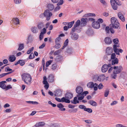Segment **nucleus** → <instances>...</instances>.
Listing matches in <instances>:
<instances>
[{
    "label": "nucleus",
    "instance_id": "nucleus-61",
    "mask_svg": "<svg viewBox=\"0 0 127 127\" xmlns=\"http://www.w3.org/2000/svg\"><path fill=\"white\" fill-rule=\"evenodd\" d=\"M117 103H118V102L117 101H113L112 102V103H111L110 104V105L111 106H113V105H115Z\"/></svg>",
    "mask_w": 127,
    "mask_h": 127
},
{
    "label": "nucleus",
    "instance_id": "nucleus-26",
    "mask_svg": "<svg viewBox=\"0 0 127 127\" xmlns=\"http://www.w3.org/2000/svg\"><path fill=\"white\" fill-rule=\"evenodd\" d=\"M118 63V60L116 58L115 59H113L112 61V65H114L117 64Z\"/></svg>",
    "mask_w": 127,
    "mask_h": 127
},
{
    "label": "nucleus",
    "instance_id": "nucleus-51",
    "mask_svg": "<svg viewBox=\"0 0 127 127\" xmlns=\"http://www.w3.org/2000/svg\"><path fill=\"white\" fill-rule=\"evenodd\" d=\"M57 106L58 108H59L60 109L63 108L64 107L63 105L61 103L57 104Z\"/></svg>",
    "mask_w": 127,
    "mask_h": 127
},
{
    "label": "nucleus",
    "instance_id": "nucleus-12",
    "mask_svg": "<svg viewBox=\"0 0 127 127\" xmlns=\"http://www.w3.org/2000/svg\"><path fill=\"white\" fill-rule=\"evenodd\" d=\"M81 25L82 27L85 26L87 23V18H82L81 19Z\"/></svg>",
    "mask_w": 127,
    "mask_h": 127
},
{
    "label": "nucleus",
    "instance_id": "nucleus-21",
    "mask_svg": "<svg viewBox=\"0 0 127 127\" xmlns=\"http://www.w3.org/2000/svg\"><path fill=\"white\" fill-rule=\"evenodd\" d=\"M6 83L5 81H2L0 82V87L2 88L5 89L6 88V85L4 84Z\"/></svg>",
    "mask_w": 127,
    "mask_h": 127
},
{
    "label": "nucleus",
    "instance_id": "nucleus-10",
    "mask_svg": "<svg viewBox=\"0 0 127 127\" xmlns=\"http://www.w3.org/2000/svg\"><path fill=\"white\" fill-rule=\"evenodd\" d=\"M92 27L95 29L99 28L100 26V23L97 21H94L92 24Z\"/></svg>",
    "mask_w": 127,
    "mask_h": 127
},
{
    "label": "nucleus",
    "instance_id": "nucleus-17",
    "mask_svg": "<svg viewBox=\"0 0 127 127\" xmlns=\"http://www.w3.org/2000/svg\"><path fill=\"white\" fill-rule=\"evenodd\" d=\"M73 97V94L71 93L68 92L65 95V97L67 99L69 100L71 98Z\"/></svg>",
    "mask_w": 127,
    "mask_h": 127
},
{
    "label": "nucleus",
    "instance_id": "nucleus-40",
    "mask_svg": "<svg viewBox=\"0 0 127 127\" xmlns=\"http://www.w3.org/2000/svg\"><path fill=\"white\" fill-rule=\"evenodd\" d=\"M93 32L92 30L89 29L87 31L86 33L88 35H90Z\"/></svg>",
    "mask_w": 127,
    "mask_h": 127
},
{
    "label": "nucleus",
    "instance_id": "nucleus-57",
    "mask_svg": "<svg viewBox=\"0 0 127 127\" xmlns=\"http://www.w3.org/2000/svg\"><path fill=\"white\" fill-rule=\"evenodd\" d=\"M110 30V28H109V27L107 26L106 27L105 30L107 33H108L109 32Z\"/></svg>",
    "mask_w": 127,
    "mask_h": 127
},
{
    "label": "nucleus",
    "instance_id": "nucleus-32",
    "mask_svg": "<svg viewBox=\"0 0 127 127\" xmlns=\"http://www.w3.org/2000/svg\"><path fill=\"white\" fill-rule=\"evenodd\" d=\"M47 78L46 76H44L43 77V84L44 85L49 84L47 81Z\"/></svg>",
    "mask_w": 127,
    "mask_h": 127
},
{
    "label": "nucleus",
    "instance_id": "nucleus-29",
    "mask_svg": "<svg viewBox=\"0 0 127 127\" xmlns=\"http://www.w3.org/2000/svg\"><path fill=\"white\" fill-rule=\"evenodd\" d=\"M71 102L72 103L76 104L77 103H79V101L77 100V97H75L74 98L73 100V101H71Z\"/></svg>",
    "mask_w": 127,
    "mask_h": 127
},
{
    "label": "nucleus",
    "instance_id": "nucleus-52",
    "mask_svg": "<svg viewBox=\"0 0 127 127\" xmlns=\"http://www.w3.org/2000/svg\"><path fill=\"white\" fill-rule=\"evenodd\" d=\"M12 88V87L10 85H8L7 86L6 85V88L5 89L6 90H7L10 89Z\"/></svg>",
    "mask_w": 127,
    "mask_h": 127
},
{
    "label": "nucleus",
    "instance_id": "nucleus-55",
    "mask_svg": "<svg viewBox=\"0 0 127 127\" xmlns=\"http://www.w3.org/2000/svg\"><path fill=\"white\" fill-rule=\"evenodd\" d=\"M46 29L45 28H44L43 30L41 31L40 33H42V34H44L46 33Z\"/></svg>",
    "mask_w": 127,
    "mask_h": 127
},
{
    "label": "nucleus",
    "instance_id": "nucleus-64",
    "mask_svg": "<svg viewBox=\"0 0 127 127\" xmlns=\"http://www.w3.org/2000/svg\"><path fill=\"white\" fill-rule=\"evenodd\" d=\"M116 127H124V126L122 124H117L116 125Z\"/></svg>",
    "mask_w": 127,
    "mask_h": 127
},
{
    "label": "nucleus",
    "instance_id": "nucleus-5",
    "mask_svg": "<svg viewBox=\"0 0 127 127\" xmlns=\"http://www.w3.org/2000/svg\"><path fill=\"white\" fill-rule=\"evenodd\" d=\"M113 68L114 69L113 70L114 73L117 74L121 73L123 70V67L121 66H114Z\"/></svg>",
    "mask_w": 127,
    "mask_h": 127
},
{
    "label": "nucleus",
    "instance_id": "nucleus-1",
    "mask_svg": "<svg viewBox=\"0 0 127 127\" xmlns=\"http://www.w3.org/2000/svg\"><path fill=\"white\" fill-rule=\"evenodd\" d=\"M111 23L110 25V27L114 29H120V24L116 18L113 17L111 18Z\"/></svg>",
    "mask_w": 127,
    "mask_h": 127
},
{
    "label": "nucleus",
    "instance_id": "nucleus-34",
    "mask_svg": "<svg viewBox=\"0 0 127 127\" xmlns=\"http://www.w3.org/2000/svg\"><path fill=\"white\" fill-rule=\"evenodd\" d=\"M80 24V20H78L74 25V26L76 28L77 26H79Z\"/></svg>",
    "mask_w": 127,
    "mask_h": 127
},
{
    "label": "nucleus",
    "instance_id": "nucleus-2",
    "mask_svg": "<svg viewBox=\"0 0 127 127\" xmlns=\"http://www.w3.org/2000/svg\"><path fill=\"white\" fill-rule=\"evenodd\" d=\"M22 80L27 84L31 83L32 81V78L30 75L26 73L23 74L22 75Z\"/></svg>",
    "mask_w": 127,
    "mask_h": 127
},
{
    "label": "nucleus",
    "instance_id": "nucleus-45",
    "mask_svg": "<svg viewBox=\"0 0 127 127\" xmlns=\"http://www.w3.org/2000/svg\"><path fill=\"white\" fill-rule=\"evenodd\" d=\"M79 108L80 109H84V111L86 109V106L83 105H80L79 106Z\"/></svg>",
    "mask_w": 127,
    "mask_h": 127
},
{
    "label": "nucleus",
    "instance_id": "nucleus-11",
    "mask_svg": "<svg viewBox=\"0 0 127 127\" xmlns=\"http://www.w3.org/2000/svg\"><path fill=\"white\" fill-rule=\"evenodd\" d=\"M110 3L113 9L114 10H117V9L118 7L116 4L115 3V0H111Z\"/></svg>",
    "mask_w": 127,
    "mask_h": 127
},
{
    "label": "nucleus",
    "instance_id": "nucleus-60",
    "mask_svg": "<svg viewBox=\"0 0 127 127\" xmlns=\"http://www.w3.org/2000/svg\"><path fill=\"white\" fill-rule=\"evenodd\" d=\"M57 67V65L56 64H53L52 65V68L53 70L55 69Z\"/></svg>",
    "mask_w": 127,
    "mask_h": 127
},
{
    "label": "nucleus",
    "instance_id": "nucleus-36",
    "mask_svg": "<svg viewBox=\"0 0 127 127\" xmlns=\"http://www.w3.org/2000/svg\"><path fill=\"white\" fill-rule=\"evenodd\" d=\"M93 86L94 90L95 91L97 90L98 89V84L96 83L94 84Z\"/></svg>",
    "mask_w": 127,
    "mask_h": 127
},
{
    "label": "nucleus",
    "instance_id": "nucleus-6",
    "mask_svg": "<svg viewBox=\"0 0 127 127\" xmlns=\"http://www.w3.org/2000/svg\"><path fill=\"white\" fill-rule=\"evenodd\" d=\"M83 91V89L82 87L80 86L77 87L76 89V92L78 94L77 95V97L81 96Z\"/></svg>",
    "mask_w": 127,
    "mask_h": 127
},
{
    "label": "nucleus",
    "instance_id": "nucleus-46",
    "mask_svg": "<svg viewBox=\"0 0 127 127\" xmlns=\"http://www.w3.org/2000/svg\"><path fill=\"white\" fill-rule=\"evenodd\" d=\"M117 74L116 73H115L113 72V73L111 75L112 78L113 79H115L117 76L116 75Z\"/></svg>",
    "mask_w": 127,
    "mask_h": 127
},
{
    "label": "nucleus",
    "instance_id": "nucleus-7",
    "mask_svg": "<svg viewBox=\"0 0 127 127\" xmlns=\"http://www.w3.org/2000/svg\"><path fill=\"white\" fill-rule=\"evenodd\" d=\"M111 64H109L108 65L105 64L103 65L101 68V71L103 72H105L108 70V68L111 67Z\"/></svg>",
    "mask_w": 127,
    "mask_h": 127
},
{
    "label": "nucleus",
    "instance_id": "nucleus-14",
    "mask_svg": "<svg viewBox=\"0 0 127 127\" xmlns=\"http://www.w3.org/2000/svg\"><path fill=\"white\" fill-rule=\"evenodd\" d=\"M104 41L105 43L107 44H110L112 43L111 38L108 37H106L105 38Z\"/></svg>",
    "mask_w": 127,
    "mask_h": 127
},
{
    "label": "nucleus",
    "instance_id": "nucleus-59",
    "mask_svg": "<svg viewBox=\"0 0 127 127\" xmlns=\"http://www.w3.org/2000/svg\"><path fill=\"white\" fill-rule=\"evenodd\" d=\"M43 35L44 34H42V33H40L39 36V39L40 40H41L42 39L43 36Z\"/></svg>",
    "mask_w": 127,
    "mask_h": 127
},
{
    "label": "nucleus",
    "instance_id": "nucleus-27",
    "mask_svg": "<svg viewBox=\"0 0 127 127\" xmlns=\"http://www.w3.org/2000/svg\"><path fill=\"white\" fill-rule=\"evenodd\" d=\"M89 103L93 106H96L97 105V103L94 101L90 100L89 101Z\"/></svg>",
    "mask_w": 127,
    "mask_h": 127
},
{
    "label": "nucleus",
    "instance_id": "nucleus-53",
    "mask_svg": "<svg viewBox=\"0 0 127 127\" xmlns=\"http://www.w3.org/2000/svg\"><path fill=\"white\" fill-rule=\"evenodd\" d=\"M89 93L88 91H85L84 92H83L81 95H83L84 96H86L87 94H88Z\"/></svg>",
    "mask_w": 127,
    "mask_h": 127
},
{
    "label": "nucleus",
    "instance_id": "nucleus-56",
    "mask_svg": "<svg viewBox=\"0 0 127 127\" xmlns=\"http://www.w3.org/2000/svg\"><path fill=\"white\" fill-rule=\"evenodd\" d=\"M5 70L6 72H8L12 70V69L10 68L9 67H7L5 68Z\"/></svg>",
    "mask_w": 127,
    "mask_h": 127
},
{
    "label": "nucleus",
    "instance_id": "nucleus-18",
    "mask_svg": "<svg viewBox=\"0 0 127 127\" xmlns=\"http://www.w3.org/2000/svg\"><path fill=\"white\" fill-rule=\"evenodd\" d=\"M81 29H80L79 26H77L76 28L74 26V28L72 29V31L73 32H79L81 31Z\"/></svg>",
    "mask_w": 127,
    "mask_h": 127
},
{
    "label": "nucleus",
    "instance_id": "nucleus-62",
    "mask_svg": "<svg viewBox=\"0 0 127 127\" xmlns=\"http://www.w3.org/2000/svg\"><path fill=\"white\" fill-rule=\"evenodd\" d=\"M61 47L60 44L59 43H57L55 46V47L57 49H58Z\"/></svg>",
    "mask_w": 127,
    "mask_h": 127
},
{
    "label": "nucleus",
    "instance_id": "nucleus-50",
    "mask_svg": "<svg viewBox=\"0 0 127 127\" xmlns=\"http://www.w3.org/2000/svg\"><path fill=\"white\" fill-rule=\"evenodd\" d=\"M116 55L115 53H113L112 54L111 56V59L112 60L115 59Z\"/></svg>",
    "mask_w": 127,
    "mask_h": 127
},
{
    "label": "nucleus",
    "instance_id": "nucleus-43",
    "mask_svg": "<svg viewBox=\"0 0 127 127\" xmlns=\"http://www.w3.org/2000/svg\"><path fill=\"white\" fill-rule=\"evenodd\" d=\"M33 49L34 48L33 47L30 48L29 50L27 52V53L28 54H30L31 52L33 50Z\"/></svg>",
    "mask_w": 127,
    "mask_h": 127
},
{
    "label": "nucleus",
    "instance_id": "nucleus-44",
    "mask_svg": "<svg viewBox=\"0 0 127 127\" xmlns=\"http://www.w3.org/2000/svg\"><path fill=\"white\" fill-rule=\"evenodd\" d=\"M109 91L108 90H106L105 92L104 96L105 97H107L109 94Z\"/></svg>",
    "mask_w": 127,
    "mask_h": 127
},
{
    "label": "nucleus",
    "instance_id": "nucleus-23",
    "mask_svg": "<svg viewBox=\"0 0 127 127\" xmlns=\"http://www.w3.org/2000/svg\"><path fill=\"white\" fill-rule=\"evenodd\" d=\"M45 124L44 122H40L36 124L35 126V127H40L41 126L44 125Z\"/></svg>",
    "mask_w": 127,
    "mask_h": 127
},
{
    "label": "nucleus",
    "instance_id": "nucleus-47",
    "mask_svg": "<svg viewBox=\"0 0 127 127\" xmlns=\"http://www.w3.org/2000/svg\"><path fill=\"white\" fill-rule=\"evenodd\" d=\"M19 64H20V65L21 66H23L25 64V62L23 60H19Z\"/></svg>",
    "mask_w": 127,
    "mask_h": 127
},
{
    "label": "nucleus",
    "instance_id": "nucleus-22",
    "mask_svg": "<svg viewBox=\"0 0 127 127\" xmlns=\"http://www.w3.org/2000/svg\"><path fill=\"white\" fill-rule=\"evenodd\" d=\"M16 60V57L14 55H11L9 56V61L10 62H13Z\"/></svg>",
    "mask_w": 127,
    "mask_h": 127
},
{
    "label": "nucleus",
    "instance_id": "nucleus-37",
    "mask_svg": "<svg viewBox=\"0 0 127 127\" xmlns=\"http://www.w3.org/2000/svg\"><path fill=\"white\" fill-rule=\"evenodd\" d=\"M33 40L32 36L31 35H30L28 36V42H31Z\"/></svg>",
    "mask_w": 127,
    "mask_h": 127
},
{
    "label": "nucleus",
    "instance_id": "nucleus-54",
    "mask_svg": "<svg viewBox=\"0 0 127 127\" xmlns=\"http://www.w3.org/2000/svg\"><path fill=\"white\" fill-rule=\"evenodd\" d=\"M64 3L63 0H60L59 2L57 4L58 5H62Z\"/></svg>",
    "mask_w": 127,
    "mask_h": 127
},
{
    "label": "nucleus",
    "instance_id": "nucleus-42",
    "mask_svg": "<svg viewBox=\"0 0 127 127\" xmlns=\"http://www.w3.org/2000/svg\"><path fill=\"white\" fill-rule=\"evenodd\" d=\"M85 111H87L89 113H91L92 112V109H91L89 108H86Z\"/></svg>",
    "mask_w": 127,
    "mask_h": 127
},
{
    "label": "nucleus",
    "instance_id": "nucleus-38",
    "mask_svg": "<svg viewBox=\"0 0 127 127\" xmlns=\"http://www.w3.org/2000/svg\"><path fill=\"white\" fill-rule=\"evenodd\" d=\"M52 61V60H50L47 62L46 63V67H48L51 63Z\"/></svg>",
    "mask_w": 127,
    "mask_h": 127
},
{
    "label": "nucleus",
    "instance_id": "nucleus-33",
    "mask_svg": "<svg viewBox=\"0 0 127 127\" xmlns=\"http://www.w3.org/2000/svg\"><path fill=\"white\" fill-rule=\"evenodd\" d=\"M24 45L23 44H21L19 45V47L18 50L19 51L22 50L24 48Z\"/></svg>",
    "mask_w": 127,
    "mask_h": 127
},
{
    "label": "nucleus",
    "instance_id": "nucleus-58",
    "mask_svg": "<svg viewBox=\"0 0 127 127\" xmlns=\"http://www.w3.org/2000/svg\"><path fill=\"white\" fill-rule=\"evenodd\" d=\"M78 97V99L79 100H81L83 99L84 97V96L83 95H81Z\"/></svg>",
    "mask_w": 127,
    "mask_h": 127
},
{
    "label": "nucleus",
    "instance_id": "nucleus-30",
    "mask_svg": "<svg viewBox=\"0 0 127 127\" xmlns=\"http://www.w3.org/2000/svg\"><path fill=\"white\" fill-rule=\"evenodd\" d=\"M94 83L93 82H90L87 84V86L88 88H93V85Z\"/></svg>",
    "mask_w": 127,
    "mask_h": 127
},
{
    "label": "nucleus",
    "instance_id": "nucleus-35",
    "mask_svg": "<svg viewBox=\"0 0 127 127\" xmlns=\"http://www.w3.org/2000/svg\"><path fill=\"white\" fill-rule=\"evenodd\" d=\"M74 22V21L69 22L67 26L68 28H71Z\"/></svg>",
    "mask_w": 127,
    "mask_h": 127
},
{
    "label": "nucleus",
    "instance_id": "nucleus-19",
    "mask_svg": "<svg viewBox=\"0 0 127 127\" xmlns=\"http://www.w3.org/2000/svg\"><path fill=\"white\" fill-rule=\"evenodd\" d=\"M106 53L108 55H110L112 52L113 49L112 48L108 47L106 50Z\"/></svg>",
    "mask_w": 127,
    "mask_h": 127
},
{
    "label": "nucleus",
    "instance_id": "nucleus-39",
    "mask_svg": "<svg viewBox=\"0 0 127 127\" xmlns=\"http://www.w3.org/2000/svg\"><path fill=\"white\" fill-rule=\"evenodd\" d=\"M14 3L16 4H19L21 2V0H14Z\"/></svg>",
    "mask_w": 127,
    "mask_h": 127
},
{
    "label": "nucleus",
    "instance_id": "nucleus-28",
    "mask_svg": "<svg viewBox=\"0 0 127 127\" xmlns=\"http://www.w3.org/2000/svg\"><path fill=\"white\" fill-rule=\"evenodd\" d=\"M32 31L34 33H36L38 32V30L37 28L36 27H32L31 28Z\"/></svg>",
    "mask_w": 127,
    "mask_h": 127
},
{
    "label": "nucleus",
    "instance_id": "nucleus-16",
    "mask_svg": "<svg viewBox=\"0 0 127 127\" xmlns=\"http://www.w3.org/2000/svg\"><path fill=\"white\" fill-rule=\"evenodd\" d=\"M118 15L119 19L123 22L125 21V18L122 13L119 12L118 14Z\"/></svg>",
    "mask_w": 127,
    "mask_h": 127
},
{
    "label": "nucleus",
    "instance_id": "nucleus-13",
    "mask_svg": "<svg viewBox=\"0 0 127 127\" xmlns=\"http://www.w3.org/2000/svg\"><path fill=\"white\" fill-rule=\"evenodd\" d=\"M54 76L52 74L50 75L47 78V80L49 82L52 83L54 81Z\"/></svg>",
    "mask_w": 127,
    "mask_h": 127
},
{
    "label": "nucleus",
    "instance_id": "nucleus-31",
    "mask_svg": "<svg viewBox=\"0 0 127 127\" xmlns=\"http://www.w3.org/2000/svg\"><path fill=\"white\" fill-rule=\"evenodd\" d=\"M44 27L43 24L41 22L39 23L37 25V27L38 29H41Z\"/></svg>",
    "mask_w": 127,
    "mask_h": 127
},
{
    "label": "nucleus",
    "instance_id": "nucleus-48",
    "mask_svg": "<svg viewBox=\"0 0 127 127\" xmlns=\"http://www.w3.org/2000/svg\"><path fill=\"white\" fill-rule=\"evenodd\" d=\"M103 86L102 83H100L99 85H98V87L99 89H101L103 88Z\"/></svg>",
    "mask_w": 127,
    "mask_h": 127
},
{
    "label": "nucleus",
    "instance_id": "nucleus-15",
    "mask_svg": "<svg viewBox=\"0 0 127 127\" xmlns=\"http://www.w3.org/2000/svg\"><path fill=\"white\" fill-rule=\"evenodd\" d=\"M62 94V91L60 90H57L55 92L54 94L55 96H61Z\"/></svg>",
    "mask_w": 127,
    "mask_h": 127
},
{
    "label": "nucleus",
    "instance_id": "nucleus-25",
    "mask_svg": "<svg viewBox=\"0 0 127 127\" xmlns=\"http://www.w3.org/2000/svg\"><path fill=\"white\" fill-rule=\"evenodd\" d=\"M12 23L15 24H18L19 21L18 19L17 18H14L12 19Z\"/></svg>",
    "mask_w": 127,
    "mask_h": 127
},
{
    "label": "nucleus",
    "instance_id": "nucleus-9",
    "mask_svg": "<svg viewBox=\"0 0 127 127\" xmlns=\"http://www.w3.org/2000/svg\"><path fill=\"white\" fill-rule=\"evenodd\" d=\"M55 99L57 101L59 102H65L67 103H69L70 102L69 100L66 99L65 97H64L62 98L61 99L58 97H56Z\"/></svg>",
    "mask_w": 127,
    "mask_h": 127
},
{
    "label": "nucleus",
    "instance_id": "nucleus-3",
    "mask_svg": "<svg viewBox=\"0 0 127 127\" xmlns=\"http://www.w3.org/2000/svg\"><path fill=\"white\" fill-rule=\"evenodd\" d=\"M113 42L115 44L113 45V50L114 52L117 55H119L118 49H117V47H119V44H118L119 40L118 38H116L113 40Z\"/></svg>",
    "mask_w": 127,
    "mask_h": 127
},
{
    "label": "nucleus",
    "instance_id": "nucleus-4",
    "mask_svg": "<svg viewBox=\"0 0 127 127\" xmlns=\"http://www.w3.org/2000/svg\"><path fill=\"white\" fill-rule=\"evenodd\" d=\"M44 15L46 17V19L47 21H49L52 15V12H50L49 10H45L43 13Z\"/></svg>",
    "mask_w": 127,
    "mask_h": 127
},
{
    "label": "nucleus",
    "instance_id": "nucleus-24",
    "mask_svg": "<svg viewBox=\"0 0 127 127\" xmlns=\"http://www.w3.org/2000/svg\"><path fill=\"white\" fill-rule=\"evenodd\" d=\"M47 7L49 10L50 11L52 10L54 8V7L53 5L51 4H48Z\"/></svg>",
    "mask_w": 127,
    "mask_h": 127
},
{
    "label": "nucleus",
    "instance_id": "nucleus-20",
    "mask_svg": "<svg viewBox=\"0 0 127 127\" xmlns=\"http://www.w3.org/2000/svg\"><path fill=\"white\" fill-rule=\"evenodd\" d=\"M71 37L73 40H75L78 39V35L77 34L74 33L72 34Z\"/></svg>",
    "mask_w": 127,
    "mask_h": 127
},
{
    "label": "nucleus",
    "instance_id": "nucleus-8",
    "mask_svg": "<svg viewBox=\"0 0 127 127\" xmlns=\"http://www.w3.org/2000/svg\"><path fill=\"white\" fill-rule=\"evenodd\" d=\"M97 78L98 81L101 82L103 81L105 79V76L104 75H101L98 76L97 75H95L94 76L93 79L94 78Z\"/></svg>",
    "mask_w": 127,
    "mask_h": 127
},
{
    "label": "nucleus",
    "instance_id": "nucleus-41",
    "mask_svg": "<svg viewBox=\"0 0 127 127\" xmlns=\"http://www.w3.org/2000/svg\"><path fill=\"white\" fill-rule=\"evenodd\" d=\"M115 3L116 5H122L121 2L119 1L118 0H115Z\"/></svg>",
    "mask_w": 127,
    "mask_h": 127
},
{
    "label": "nucleus",
    "instance_id": "nucleus-49",
    "mask_svg": "<svg viewBox=\"0 0 127 127\" xmlns=\"http://www.w3.org/2000/svg\"><path fill=\"white\" fill-rule=\"evenodd\" d=\"M34 57V54L33 53H31L29 57V58L30 59L33 58Z\"/></svg>",
    "mask_w": 127,
    "mask_h": 127
},
{
    "label": "nucleus",
    "instance_id": "nucleus-63",
    "mask_svg": "<svg viewBox=\"0 0 127 127\" xmlns=\"http://www.w3.org/2000/svg\"><path fill=\"white\" fill-rule=\"evenodd\" d=\"M100 1L103 5H106V3L104 0H99Z\"/></svg>",
    "mask_w": 127,
    "mask_h": 127
}]
</instances>
